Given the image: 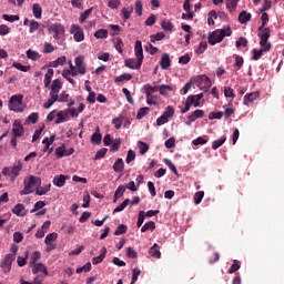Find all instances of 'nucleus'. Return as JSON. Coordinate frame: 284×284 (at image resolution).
<instances>
[{
  "mask_svg": "<svg viewBox=\"0 0 284 284\" xmlns=\"http://www.w3.org/2000/svg\"><path fill=\"white\" fill-rule=\"evenodd\" d=\"M62 89H63V83H61V80L55 79L51 82L49 99L43 104L44 110H50V108H52L57 102L58 103H67L70 94H68L65 91H63L59 95V92H61Z\"/></svg>",
  "mask_w": 284,
  "mask_h": 284,
  "instance_id": "1",
  "label": "nucleus"
},
{
  "mask_svg": "<svg viewBox=\"0 0 284 284\" xmlns=\"http://www.w3.org/2000/svg\"><path fill=\"white\" fill-rule=\"evenodd\" d=\"M134 51L136 59L131 58L124 61V65L130 70H139L143 65V45L141 41L135 42Z\"/></svg>",
  "mask_w": 284,
  "mask_h": 284,
  "instance_id": "2",
  "label": "nucleus"
},
{
  "mask_svg": "<svg viewBox=\"0 0 284 284\" xmlns=\"http://www.w3.org/2000/svg\"><path fill=\"white\" fill-rule=\"evenodd\" d=\"M271 36L272 31L270 30V28L261 27L258 29L257 37L260 38V50H262V52H270V50H272V43L268 42Z\"/></svg>",
  "mask_w": 284,
  "mask_h": 284,
  "instance_id": "3",
  "label": "nucleus"
},
{
  "mask_svg": "<svg viewBox=\"0 0 284 284\" xmlns=\"http://www.w3.org/2000/svg\"><path fill=\"white\" fill-rule=\"evenodd\" d=\"M225 37H232V29L226 27L225 29H217L210 33L209 43L210 45H216V43H221Z\"/></svg>",
  "mask_w": 284,
  "mask_h": 284,
  "instance_id": "4",
  "label": "nucleus"
},
{
  "mask_svg": "<svg viewBox=\"0 0 284 284\" xmlns=\"http://www.w3.org/2000/svg\"><path fill=\"white\" fill-rule=\"evenodd\" d=\"M24 189L20 191L21 196H26L28 194H32L36 187H41V178L29 176L24 180Z\"/></svg>",
  "mask_w": 284,
  "mask_h": 284,
  "instance_id": "5",
  "label": "nucleus"
},
{
  "mask_svg": "<svg viewBox=\"0 0 284 284\" xmlns=\"http://www.w3.org/2000/svg\"><path fill=\"white\" fill-rule=\"evenodd\" d=\"M9 110L11 112H23L26 104H23V95H12L9 101Z\"/></svg>",
  "mask_w": 284,
  "mask_h": 284,
  "instance_id": "6",
  "label": "nucleus"
},
{
  "mask_svg": "<svg viewBox=\"0 0 284 284\" xmlns=\"http://www.w3.org/2000/svg\"><path fill=\"white\" fill-rule=\"evenodd\" d=\"M21 170H23V163H21V160H18L11 169L4 168L2 170V174L3 176H10L11 179H17Z\"/></svg>",
  "mask_w": 284,
  "mask_h": 284,
  "instance_id": "7",
  "label": "nucleus"
},
{
  "mask_svg": "<svg viewBox=\"0 0 284 284\" xmlns=\"http://www.w3.org/2000/svg\"><path fill=\"white\" fill-rule=\"evenodd\" d=\"M49 34H53V39H55V41H59L61 37L65 34V27H63V24L59 22L52 23L49 27Z\"/></svg>",
  "mask_w": 284,
  "mask_h": 284,
  "instance_id": "8",
  "label": "nucleus"
},
{
  "mask_svg": "<svg viewBox=\"0 0 284 284\" xmlns=\"http://www.w3.org/2000/svg\"><path fill=\"white\" fill-rule=\"evenodd\" d=\"M70 32L73 34V39L77 43H81L85 39V34L83 33V29L78 24H72Z\"/></svg>",
  "mask_w": 284,
  "mask_h": 284,
  "instance_id": "9",
  "label": "nucleus"
},
{
  "mask_svg": "<svg viewBox=\"0 0 284 284\" xmlns=\"http://www.w3.org/2000/svg\"><path fill=\"white\" fill-rule=\"evenodd\" d=\"M14 258H17V255L14 254H7L2 261L1 267L4 274H8L10 270H12V263L14 262Z\"/></svg>",
  "mask_w": 284,
  "mask_h": 284,
  "instance_id": "10",
  "label": "nucleus"
},
{
  "mask_svg": "<svg viewBox=\"0 0 284 284\" xmlns=\"http://www.w3.org/2000/svg\"><path fill=\"white\" fill-rule=\"evenodd\" d=\"M196 83L201 90H209L210 85H212L207 75H199L196 78Z\"/></svg>",
  "mask_w": 284,
  "mask_h": 284,
  "instance_id": "11",
  "label": "nucleus"
},
{
  "mask_svg": "<svg viewBox=\"0 0 284 284\" xmlns=\"http://www.w3.org/2000/svg\"><path fill=\"white\" fill-rule=\"evenodd\" d=\"M201 99H203V93L189 95L186 98V103L191 106L193 105L194 108H199V105H201Z\"/></svg>",
  "mask_w": 284,
  "mask_h": 284,
  "instance_id": "12",
  "label": "nucleus"
},
{
  "mask_svg": "<svg viewBox=\"0 0 284 284\" xmlns=\"http://www.w3.org/2000/svg\"><path fill=\"white\" fill-rule=\"evenodd\" d=\"M45 202L39 201L34 204V207L31 210V213L36 212V216H43L45 214Z\"/></svg>",
  "mask_w": 284,
  "mask_h": 284,
  "instance_id": "13",
  "label": "nucleus"
},
{
  "mask_svg": "<svg viewBox=\"0 0 284 284\" xmlns=\"http://www.w3.org/2000/svg\"><path fill=\"white\" fill-rule=\"evenodd\" d=\"M85 59L81 55L75 58V68L78 70V74H85Z\"/></svg>",
  "mask_w": 284,
  "mask_h": 284,
  "instance_id": "14",
  "label": "nucleus"
},
{
  "mask_svg": "<svg viewBox=\"0 0 284 284\" xmlns=\"http://www.w3.org/2000/svg\"><path fill=\"white\" fill-rule=\"evenodd\" d=\"M68 180H70V175L61 174L53 179V185H55V187H63V185H65V181Z\"/></svg>",
  "mask_w": 284,
  "mask_h": 284,
  "instance_id": "15",
  "label": "nucleus"
},
{
  "mask_svg": "<svg viewBox=\"0 0 284 284\" xmlns=\"http://www.w3.org/2000/svg\"><path fill=\"white\" fill-rule=\"evenodd\" d=\"M258 97H260L258 91L247 93L246 95H244L243 103L245 105H250V103H254V101H256V99H258Z\"/></svg>",
  "mask_w": 284,
  "mask_h": 284,
  "instance_id": "16",
  "label": "nucleus"
},
{
  "mask_svg": "<svg viewBox=\"0 0 284 284\" xmlns=\"http://www.w3.org/2000/svg\"><path fill=\"white\" fill-rule=\"evenodd\" d=\"M67 121H70V115L68 114V111H60L57 113V120H55L57 125L61 123H65Z\"/></svg>",
  "mask_w": 284,
  "mask_h": 284,
  "instance_id": "17",
  "label": "nucleus"
},
{
  "mask_svg": "<svg viewBox=\"0 0 284 284\" xmlns=\"http://www.w3.org/2000/svg\"><path fill=\"white\" fill-rule=\"evenodd\" d=\"M32 272L34 274H39V272H43L44 276H48V267L45 265H43V263H37V264H32Z\"/></svg>",
  "mask_w": 284,
  "mask_h": 284,
  "instance_id": "18",
  "label": "nucleus"
},
{
  "mask_svg": "<svg viewBox=\"0 0 284 284\" xmlns=\"http://www.w3.org/2000/svg\"><path fill=\"white\" fill-rule=\"evenodd\" d=\"M160 65H161L162 70H168V68H170V65H172V61L170 60V54L164 53L162 55Z\"/></svg>",
  "mask_w": 284,
  "mask_h": 284,
  "instance_id": "19",
  "label": "nucleus"
},
{
  "mask_svg": "<svg viewBox=\"0 0 284 284\" xmlns=\"http://www.w3.org/2000/svg\"><path fill=\"white\" fill-rule=\"evenodd\" d=\"M132 12H134V8L133 7H123L121 9V17H122V19H124V21H128V19H130V17H132Z\"/></svg>",
  "mask_w": 284,
  "mask_h": 284,
  "instance_id": "20",
  "label": "nucleus"
},
{
  "mask_svg": "<svg viewBox=\"0 0 284 284\" xmlns=\"http://www.w3.org/2000/svg\"><path fill=\"white\" fill-rule=\"evenodd\" d=\"M54 77V70L48 69L47 73L44 74V87L50 88V84L52 83V78Z\"/></svg>",
  "mask_w": 284,
  "mask_h": 284,
  "instance_id": "21",
  "label": "nucleus"
},
{
  "mask_svg": "<svg viewBox=\"0 0 284 284\" xmlns=\"http://www.w3.org/2000/svg\"><path fill=\"white\" fill-rule=\"evenodd\" d=\"M12 132L14 136H21L23 134V125H21V122L16 121L13 123Z\"/></svg>",
  "mask_w": 284,
  "mask_h": 284,
  "instance_id": "22",
  "label": "nucleus"
},
{
  "mask_svg": "<svg viewBox=\"0 0 284 284\" xmlns=\"http://www.w3.org/2000/svg\"><path fill=\"white\" fill-rule=\"evenodd\" d=\"M172 90H174V89L168 84H162V85L158 87V92H160V94L162 97H168V94H170V92H172Z\"/></svg>",
  "mask_w": 284,
  "mask_h": 284,
  "instance_id": "23",
  "label": "nucleus"
},
{
  "mask_svg": "<svg viewBox=\"0 0 284 284\" xmlns=\"http://www.w3.org/2000/svg\"><path fill=\"white\" fill-rule=\"evenodd\" d=\"M105 254H108V248L103 247L102 253L99 256H95L92 258V264L99 265V263H103V260L105 258Z\"/></svg>",
  "mask_w": 284,
  "mask_h": 284,
  "instance_id": "24",
  "label": "nucleus"
},
{
  "mask_svg": "<svg viewBox=\"0 0 284 284\" xmlns=\"http://www.w3.org/2000/svg\"><path fill=\"white\" fill-rule=\"evenodd\" d=\"M13 214H16L17 216H26V206H23V204H17L13 209H12Z\"/></svg>",
  "mask_w": 284,
  "mask_h": 284,
  "instance_id": "25",
  "label": "nucleus"
},
{
  "mask_svg": "<svg viewBox=\"0 0 284 284\" xmlns=\"http://www.w3.org/2000/svg\"><path fill=\"white\" fill-rule=\"evenodd\" d=\"M252 20V13H247V11H242L240 14H239V22L240 23H247V21H251Z\"/></svg>",
  "mask_w": 284,
  "mask_h": 284,
  "instance_id": "26",
  "label": "nucleus"
},
{
  "mask_svg": "<svg viewBox=\"0 0 284 284\" xmlns=\"http://www.w3.org/2000/svg\"><path fill=\"white\" fill-rule=\"evenodd\" d=\"M102 139H103V135L99 133V128H97V132L93 133L91 136V143H93L94 145H101Z\"/></svg>",
  "mask_w": 284,
  "mask_h": 284,
  "instance_id": "27",
  "label": "nucleus"
},
{
  "mask_svg": "<svg viewBox=\"0 0 284 284\" xmlns=\"http://www.w3.org/2000/svg\"><path fill=\"white\" fill-rule=\"evenodd\" d=\"M32 13L36 19H41V14H43V10L41 9V4L34 3L32 6Z\"/></svg>",
  "mask_w": 284,
  "mask_h": 284,
  "instance_id": "28",
  "label": "nucleus"
},
{
  "mask_svg": "<svg viewBox=\"0 0 284 284\" xmlns=\"http://www.w3.org/2000/svg\"><path fill=\"white\" fill-rule=\"evenodd\" d=\"M125 168V163L123 162V159H118L113 164L114 172H123Z\"/></svg>",
  "mask_w": 284,
  "mask_h": 284,
  "instance_id": "29",
  "label": "nucleus"
},
{
  "mask_svg": "<svg viewBox=\"0 0 284 284\" xmlns=\"http://www.w3.org/2000/svg\"><path fill=\"white\" fill-rule=\"evenodd\" d=\"M203 114H205V112H203V110H195L191 115L187 116L189 121H195L196 119H203Z\"/></svg>",
  "mask_w": 284,
  "mask_h": 284,
  "instance_id": "30",
  "label": "nucleus"
},
{
  "mask_svg": "<svg viewBox=\"0 0 284 284\" xmlns=\"http://www.w3.org/2000/svg\"><path fill=\"white\" fill-rule=\"evenodd\" d=\"M236 6H239V0H226V9L229 12H236Z\"/></svg>",
  "mask_w": 284,
  "mask_h": 284,
  "instance_id": "31",
  "label": "nucleus"
},
{
  "mask_svg": "<svg viewBox=\"0 0 284 284\" xmlns=\"http://www.w3.org/2000/svg\"><path fill=\"white\" fill-rule=\"evenodd\" d=\"M50 187H51L50 184H47V185H44V186H39V187H37V190H36V194H37L38 196H44V194H48V192H50Z\"/></svg>",
  "mask_w": 284,
  "mask_h": 284,
  "instance_id": "32",
  "label": "nucleus"
},
{
  "mask_svg": "<svg viewBox=\"0 0 284 284\" xmlns=\"http://www.w3.org/2000/svg\"><path fill=\"white\" fill-rule=\"evenodd\" d=\"M67 61L65 55L58 58L55 61L50 62V68H59V65H63Z\"/></svg>",
  "mask_w": 284,
  "mask_h": 284,
  "instance_id": "33",
  "label": "nucleus"
},
{
  "mask_svg": "<svg viewBox=\"0 0 284 284\" xmlns=\"http://www.w3.org/2000/svg\"><path fill=\"white\" fill-rule=\"evenodd\" d=\"M27 59H30L31 61H38V59H41V54H39V52L37 51L29 49L27 51Z\"/></svg>",
  "mask_w": 284,
  "mask_h": 284,
  "instance_id": "34",
  "label": "nucleus"
},
{
  "mask_svg": "<svg viewBox=\"0 0 284 284\" xmlns=\"http://www.w3.org/2000/svg\"><path fill=\"white\" fill-rule=\"evenodd\" d=\"M148 230H151V232H154V230H156V224L153 221L146 222L141 227V232H148Z\"/></svg>",
  "mask_w": 284,
  "mask_h": 284,
  "instance_id": "35",
  "label": "nucleus"
},
{
  "mask_svg": "<svg viewBox=\"0 0 284 284\" xmlns=\"http://www.w3.org/2000/svg\"><path fill=\"white\" fill-rule=\"evenodd\" d=\"M123 194H125V186L120 185L114 193V203H116V200L121 199V196H123Z\"/></svg>",
  "mask_w": 284,
  "mask_h": 284,
  "instance_id": "36",
  "label": "nucleus"
},
{
  "mask_svg": "<svg viewBox=\"0 0 284 284\" xmlns=\"http://www.w3.org/2000/svg\"><path fill=\"white\" fill-rule=\"evenodd\" d=\"M150 254L154 258H161V251L159 250V244H155L150 248Z\"/></svg>",
  "mask_w": 284,
  "mask_h": 284,
  "instance_id": "37",
  "label": "nucleus"
},
{
  "mask_svg": "<svg viewBox=\"0 0 284 284\" xmlns=\"http://www.w3.org/2000/svg\"><path fill=\"white\" fill-rule=\"evenodd\" d=\"M143 90L146 95L154 94V92H159V87H152L150 84H144Z\"/></svg>",
  "mask_w": 284,
  "mask_h": 284,
  "instance_id": "38",
  "label": "nucleus"
},
{
  "mask_svg": "<svg viewBox=\"0 0 284 284\" xmlns=\"http://www.w3.org/2000/svg\"><path fill=\"white\" fill-rule=\"evenodd\" d=\"M138 148L140 150V154H145L150 150V145L143 141L138 142Z\"/></svg>",
  "mask_w": 284,
  "mask_h": 284,
  "instance_id": "39",
  "label": "nucleus"
},
{
  "mask_svg": "<svg viewBox=\"0 0 284 284\" xmlns=\"http://www.w3.org/2000/svg\"><path fill=\"white\" fill-rule=\"evenodd\" d=\"M130 80H132V74L123 73L120 77L115 78V83H123V81H130Z\"/></svg>",
  "mask_w": 284,
  "mask_h": 284,
  "instance_id": "40",
  "label": "nucleus"
},
{
  "mask_svg": "<svg viewBox=\"0 0 284 284\" xmlns=\"http://www.w3.org/2000/svg\"><path fill=\"white\" fill-rule=\"evenodd\" d=\"M57 239H59V234L57 232L49 233L44 239V243H54Z\"/></svg>",
  "mask_w": 284,
  "mask_h": 284,
  "instance_id": "41",
  "label": "nucleus"
},
{
  "mask_svg": "<svg viewBox=\"0 0 284 284\" xmlns=\"http://www.w3.org/2000/svg\"><path fill=\"white\" fill-rule=\"evenodd\" d=\"M239 270H241V262L234 260L232 266L229 268V274H234V272H239Z\"/></svg>",
  "mask_w": 284,
  "mask_h": 284,
  "instance_id": "42",
  "label": "nucleus"
},
{
  "mask_svg": "<svg viewBox=\"0 0 284 284\" xmlns=\"http://www.w3.org/2000/svg\"><path fill=\"white\" fill-rule=\"evenodd\" d=\"M161 27L166 32H172V29L174 28V26L172 24V22L170 20H163L161 23Z\"/></svg>",
  "mask_w": 284,
  "mask_h": 284,
  "instance_id": "43",
  "label": "nucleus"
},
{
  "mask_svg": "<svg viewBox=\"0 0 284 284\" xmlns=\"http://www.w3.org/2000/svg\"><path fill=\"white\" fill-rule=\"evenodd\" d=\"M126 205H130V199H126L124 200L120 205H118L113 212L116 213V212H123L126 207Z\"/></svg>",
  "mask_w": 284,
  "mask_h": 284,
  "instance_id": "44",
  "label": "nucleus"
},
{
  "mask_svg": "<svg viewBox=\"0 0 284 284\" xmlns=\"http://www.w3.org/2000/svg\"><path fill=\"white\" fill-rule=\"evenodd\" d=\"M128 232V226L124 224H120L114 231L115 236H121V234H125Z\"/></svg>",
  "mask_w": 284,
  "mask_h": 284,
  "instance_id": "45",
  "label": "nucleus"
},
{
  "mask_svg": "<svg viewBox=\"0 0 284 284\" xmlns=\"http://www.w3.org/2000/svg\"><path fill=\"white\" fill-rule=\"evenodd\" d=\"M95 39H108V30L105 29H99L95 33H94Z\"/></svg>",
  "mask_w": 284,
  "mask_h": 284,
  "instance_id": "46",
  "label": "nucleus"
},
{
  "mask_svg": "<svg viewBox=\"0 0 284 284\" xmlns=\"http://www.w3.org/2000/svg\"><path fill=\"white\" fill-rule=\"evenodd\" d=\"M39 30V23L37 22V20H31L29 22V32L30 34H34V32Z\"/></svg>",
  "mask_w": 284,
  "mask_h": 284,
  "instance_id": "47",
  "label": "nucleus"
},
{
  "mask_svg": "<svg viewBox=\"0 0 284 284\" xmlns=\"http://www.w3.org/2000/svg\"><path fill=\"white\" fill-rule=\"evenodd\" d=\"M55 154L58 156V159H61L63 156H70V153H67L65 151V146H60L55 150Z\"/></svg>",
  "mask_w": 284,
  "mask_h": 284,
  "instance_id": "48",
  "label": "nucleus"
},
{
  "mask_svg": "<svg viewBox=\"0 0 284 284\" xmlns=\"http://www.w3.org/2000/svg\"><path fill=\"white\" fill-rule=\"evenodd\" d=\"M158 101H159V98L156 95L154 94L146 95L148 105H156Z\"/></svg>",
  "mask_w": 284,
  "mask_h": 284,
  "instance_id": "49",
  "label": "nucleus"
},
{
  "mask_svg": "<svg viewBox=\"0 0 284 284\" xmlns=\"http://www.w3.org/2000/svg\"><path fill=\"white\" fill-rule=\"evenodd\" d=\"M134 10H135V14H138L139 17L143 14V3H141L140 0L135 1Z\"/></svg>",
  "mask_w": 284,
  "mask_h": 284,
  "instance_id": "50",
  "label": "nucleus"
},
{
  "mask_svg": "<svg viewBox=\"0 0 284 284\" xmlns=\"http://www.w3.org/2000/svg\"><path fill=\"white\" fill-rule=\"evenodd\" d=\"M149 112H150V108H148V106L141 108V109L138 111L136 119H139V120L143 119V116H146V114H148Z\"/></svg>",
  "mask_w": 284,
  "mask_h": 284,
  "instance_id": "51",
  "label": "nucleus"
},
{
  "mask_svg": "<svg viewBox=\"0 0 284 284\" xmlns=\"http://www.w3.org/2000/svg\"><path fill=\"white\" fill-rule=\"evenodd\" d=\"M112 123L115 128V130H121V126L123 125V116H118L112 120Z\"/></svg>",
  "mask_w": 284,
  "mask_h": 284,
  "instance_id": "52",
  "label": "nucleus"
},
{
  "mask_svg": "<svg viewBox=\"0 0 284 284\" xmlns=\"http://www.w3.org/2000/svg\"><path fill=\"white\" fill-rule=\"evenodd\" d=\"M41 260V252L34 251L31 255V265H36Z\"/></svg>",
  "mask_w": 284,
  "mask_h": 284,
  "instance_id": "53",
  "label": "nucleus"
},
{
  "mask_svg": "<svg viewBox=\"0 0 284 284\" xmlns=\"http://www.w3.org/2000/svg\"><path fill=\"white\" fill-rule=\"evenodd\" d=\"M92 10L93 8L87 9L79 18L80 23H84L85 19H88V17H90V14H92Z\"/></svg>",
  "mask_w": 284,
  "mask_h": 284,
  "instance_id": "54",
  "label": "nucleus"
},
{
  "mask_svg": "<svg viewBox=\"0 0 284 284\" xmlns=\"http://www.w3.org/2000/svg\"><path fill=\"white\" fill-rule=\"evenodd\" d=\"M92 270V263L88 262L85 265L77 268V274H81L83 272H90Z\"/></svg>",
  "mask_w": 284,
  "mask_h": 284,
  "instance_id": "55",
  "label": "nucleus"
},
{
  "mask_svg": "<svg viewBox=\"0 0 284 284\" xmlns=\"http://www.w3.org/2000/svg\"><path fill=\"white\" fill-rule=\"evenodd\" d=\"M70 74H72L71 72H70V70H68V69H64L63 71H62V77L64 78V79H67V81H69V83H71V85H74V79H72L71 77H70Z\"/></svg>",
  "mask_w": 284,
  "mask_h": 284,
  "instance_id": "56",
  "label": "nucleus"
},
{
  "mask_svg": "<svg viewBox=\"0 0 284 284\" xmlns=\"http://www.w3.org/2000/svg\"><path fill=\"white\" fill-rule=\"evenodd\" d=\"M203 196H205V192L200 191L194 194V203L195 205H199L201 201H203Z\"/></svg>",
  "mask_w": 284,
  "mask_h": 284,
  "instance_id": "57",
  "label": "nucleus"
},
{
  "mask_svg": "<svg viewBox=\"0 0 284 284\" xmlns=\"http://www.w3.org/2000/svg\"><path fill=\"white\" fill-rule=\"evenodd\" d=\"M165 39V33L158 32L156 34L151 36L152 43H155V41H163Z\"/></svg>",
  "mask_w": 284,
  "mask_h": 284,
  "instance_id": "58",
  "label": "nucleus"
},
{
  "mask_svg": "<svg viewBox=\"0 0 284 284\" xmlns=\"http://www.w3.org/2000/svg\"><path fill=\"white\" fill-rule=\"evenodd\" d=\"M2 19L4 20V21H9V23H14V21H19V16H10V14H3L2 16Z\"/></svg>",
  "mask_w": 284,
  "mask_h": 284,
  "instance_id": "59",
  "label": "nucleus"
},
{
  "mask_svg": "<svg viewBox=\"0 0 284 284\" xmlns=\"http://www.w3.org/2000/svg\"><path fill=\"white\" fill-rule=\"evenodd\" d=\"M225 141H226V138H221L219 140L213 141L212 149L219 150V148H221V145H223V143H225Z\"/></svg>",
  "mask_w": 284,
  "mask_h": 284,
  "instance_id": "60",
  "label": "nucleus"
},
{
  "mask_svg": "<svg viewBox=\"0 0 284 284\" xmlns=\"http://www.w3.org/2000/svg\"><path fill=\"white\" fill-rule=\"evenodd\" d=\"M119 148H121V139H115L111 144V152H119Z\"/></svg>",
  "mask_w": 284,
  "mask_h": 284,
  "instance_id": "61",
  "label": "nucleus"
},
{
  "mask_svg": "<svg viewBox=\"0 0 284 284\" xmlns=\"http://www.w3.org/2000/svg\"><path fill=\"white\" fill-rule=\"evenodd\" d=\"M166 119H172L174 116V108L168 106L163 114Z\"/></svg>",
  "mask_w": 284,
  "mask_h": 284,
  "instance_id": "62",
  "label": "nucleus"
},
{
  "mask_svg": "<svg viewBox=\"0 0 284 284\" xmlns=\"http://www.w3.org/2000/svg\"><path fill=\"white\" fill-rule=\"evenodd\" d=\"M134 159H136V153L132 150H129L128 154H126L125 162L126 163H132V161H134Z\"/></svg>",
  "mask_w": 284,
  "mask_h": 284,
  "instance_id": "63",
  "label": "nucleus"
},
{
  "mask_svg": "<svg viewBox=\"0 0 284 284\" xmlns=\"http://www.w3.org/2000/svg\"><path fill=\"white\" fill-rule=\"evenodd\" d=\"M192 143L194 145H205V143H207V139L199 136L197 139L193 140Z\"/></svg>",
  "mask_w": 284,
  "mask_h": 284,
  "instance_id": "64",
  "label": "nucleus"
}]
</instances>
